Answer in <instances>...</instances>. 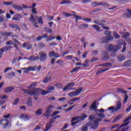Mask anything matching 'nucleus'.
I'll list each match as a JSON object with an SVG mask.
<instances>
[{
  "label": "nucleus",
  "instance_id": "nucleus-1",
  "mask_svg": "<svg viewBox=\"0 0 131 131\" xmlns=\"http://www.w3.org/2000/svg\"><path fill=\"white\" fill-rule=\"evenodd\" d=\"M24 92L27 95L30 96H33L34 97H39L40 95V88H33L32 90H24Z\"/></svg>",
  "mask_w": 131,
  "mask_h": 131
},
{
  "label": "nucleus",
  "instance_id": "nucleus-2",
  "mask_svg": "<svg viewBox=\"0 0 131 131\" xmlns=\"http://www.w3.org/2000/svg\"><path fill=\"white\" fill-rule=\"evenodd\" d=\"M104 34L105 35H108V36H105L102 38L103 40L102 41V43H107L109 41V40H113V36L111 35V32L106 31L104 32Z\"/></svg>",
  "mask_w": 131,
  "mask_h": 131
},
{
  "label": "nucleus",
  "instance_id": "nucleus-3",
  "mask_svg": "<svg viewBox=\"0 0 131 131\" xmlns=\"http://www.w3.org/2000/svg\"><path fill=\"white\" fill-rule=\"evenodd\" d=\"M83 91V88L80 87V88L76 90L75 92H71L69 93L68 96L69 97H77L79 95V94Z\"/></svg>",
  "mask_w": 131,
  "mask_h": 131
},
{
  "label": "nucleus",
  "instance_id": "nucleus-4",
  "mask_svg": "<svg viewBox=\"0 0 131 131\" xmlns=\"http://www.w3.org/2000/svg\"><path fill=\"white\" fill-rule=\"evenodd\" d=\"M85 125L91 126V129H93V130L97 129L99 127V124L97 123L94 120L93 122H88L85 123Z\"/></svg>",
  "mask_w": 131,
  "mask_h": 131
},
{
  "label": "nucleus",
  "instance_id": "nucleus-5",
  "mask_svg": "<svg viewBox=\"0 0 131 131\" xmlns=\"http://www.w3.org/2000/svg\"><path fill=\"white\" fill-rule=\"evenodd\" d=\"M39 59L41 62H45L48 59V54L43 51H41L39 53Z\"/></svg>",
  "mask_w": 131,
  "mask_h": 131
},
{
  "label": "nucleus",
  "instance_id": "nucleus-6",
  "mask_svg": "<svg viewBox=\"0 0 131 131\" xmlns=\"http://www.w3.org/2000/svg\"><path fill=\"white\" fill-rule=\"evenodd\" d=\"M52 108H54V105H50L47 108L45 114H44L42 116L46 117V118H49L51 116V113H52Z\"/></svg>",
  "mask_w": 131,
  "mask_h": 131
},
{
  "label": "nucleus",
  "instance_id": "nucleus-7",
  "mask_svg": "<svg viewBox=\"0 0 131 131\" xmlns=\"http://www.w3.org/2000/svg\"><path fill=\"white\" fill-rule=\"evenodd\" d=\"M121 103L119 101L117 104V107L116 108L114 106H110L108 107L107 110H110V111L112 110V112H115V111H119V110L121 109Z\"/></svg>",
  "mask_w": 131,
  "mask_h": 131
},
{
  "label": "nucleus",
  "instance_id": "nucleus-8",
  "mask_svg": "<svg viewBox=\"0 0 131 131\" xmlns=\"http://www.w3.org/2000/svg\"><path fill=\"white\" fill-rule=\"evenodd\" d=\"M97 102L98 101L97 100H95L93 102L92 104L89 106V110H90V111H93V110H94L95 112H98V109H97V108H98L97 106Z\"/></svg>",
  "mask_w": 131,
  "mask_h": 131
},
{
  "label": "nucleus",
  "instance_id": "nucleus-9",
  "mask_svg": "<svg viewBox=\"0 0 131 131\" xmlns=\"http://www.w3.org/2000/svg\"><path fill=\"white\" fill-rule=\"evenodd\" d=\"M110 59V56L109 55V54H108V52L103 51L101 60H102V61H108Z\"/></svg>",
  "mask_w": 131,
  "mask_h": 131
},
{
  "label": "nucleus",
  "instance_id": "nucleus-10",
  "mask_svg": "<svg viewBox=\"0 0 131 131\" xmlns=\"http://www.w3.org/2000/svg\"><path fill=\"white\" fill-rule=\"evenodd\" d=\"M92 5L93 7H98V6H103V7H109V5L105 2L98 3V2H95L92 3Z\"/></svg>",
  "mask_w": 131,
  "mask_h": 131
},
{
  "label": "nucleus",
  "instance_id": "nucleus-11",
  "mask_svg": "<svg viewBox=\"0 0 131 131\" xmlns=\"http://www.w3.org/2000/svg\"><path fill=\"white\" fill-rule=\"evenodd\" d=\"M75 85V83L71 82L69 83L62 90L63 92H66L67 90H71V88H73V86Z\"/></svg>",
  "mask_w": 131,
  "mask_h": 131
},
{
  "label": "nucleus",
  "instance_id": "nucleus-12",
  "mask_svg": "<svg viewBox=\"0 0 131 131\" xmlns=\"http://www.w3.org/2000/svg\"><path fill=\"white\" fill-rule=\"evenodd\" d=\"M106 20H95L94 21V23H95V24H97V25H99V26H105V23H106Z\"/></svg>",
  "mask_w": 131,
  "mask_h": 131
},
{
  "label": "nucleus",
  "instance_id": "nucleus-13",
  "mask_svg": "<svg viewBox=\"0 0 131 131\" xmlns=\"http://www.w3.org/2000/svg\"><path fill=\"white\" fill-rule=\"evenodd\" d=\"M0 34L3 35V36H7L8 37H9V36H12V37H14V35L11 32L1 31L0 32Z\"/></svg>",
  "mask_w": 131,
  "mask_h": 131
},
{
  "label": "nucleus",
  "instance_id": "nucleus-14",
  "mask_svg": "<svg viewBox=\"0 0 131 131\" xmlns=\"http://www.w3.org/2000/svg\"><path fill=\"white\" fill-rule=\"evenodd\" d=\"M115 48H116V49H114L113 52L112 53V54L111 55V57H116V53H117V52H118V50H120V49H121V47L119 45L116 46Z\"/></svg>",
  "mask_w": 131,
  "mask_h": 131
},
{
  "label": "nucleus",
  "instance_id": "nucleus-15",
  "mask_svg": "<svg viewBox=\"0 0 131 131\" xmlns=\"http://www.w3.org/2000/svg\"><path fill=\"white\" fill-rule=\"evenodd\" d=\"M126 11L128 13H124L122 15L123 18H131V10L126 9Z\"/></svg>",
  "mask_w": 131,
  "mask_h": 131
},
{
  "label": "nucleus",
  "instance_id": "nucleus-16",
  "mask_svg": "<svg viewBox=\"0 0 131 131\" xmlns=\"http://www.w3.org/2000/svg\"><path fill=\"white\" fill-rule=\"evenodd\" d=\"M55 122V121H51L48 122L46 126V129H45L43 131H48L50 130V128L53 126V125H52V123H54Z\"/></svg>",
  "mask_w": 131,
  "mask_h": 131
},
{
  "label": "nucleus",
  "instance_id": "nucleus-17",
  "mask_svg": "<svg viewBox=\"0 0 131 131\" xmlns=\"http://www.w3.org/2000/svg\"><path fill=\"white\" fill-rule=\"evenodd\" d=\"M15 17H16L12 18V20H14L15 21H19L20 19H21V18L23 17L22 15L19 14L18 13L15 14Z\"/></svg>",
  "mask_w": 131,
  "mask_h": 131
},
{
  "label": "nucleus",
  "instance_id": "nucleus-18",
  "mask_svg": "<svg viewBox=\"0 0 131 131\" xmlns=\"http://www.w3.org/2000/svg\"><path fill=\"white\" fill-rule=\"evenodd\" d=\"M48 37V34H44L42 36H38L36 37V40L37 41H39L41 40L42 39V38H47Z\"/></svg>",
  "mask_w": 131,
  "mask_h": 131
},
{
  "label": "nucleus",
  "instance_id": "nucleus-19",
  "mask_svg": "<svg viewBox=\"0 0 131 131\" xmlns=\"http://www.w3.org/2000/svg\"><path fill=\"white\" fill-rule=\"evenodd\" d=\"M12 8L14 9V10H16L17 11H22L23 8L21 7L20 5H17L16 4H13L12 5Z\"/></svg>",
  "mask_w": 131,
  "mask_h": 131
},
{
  "label": "nucleus",
  "instance_id": "nucleus-20",
  "mask_svg": "<svg viewBox=\"0 0 131 131\" xmlns=\"http://www.w3.org/2000/svg\"><path fill=\"white\" fill-rule=\"evenodd\" d=\"M14 90H15V89L13 86L7 87L5 89V93H11V92H13Z\"/></svg>",
  "mask_w": 131,
  "mask_h": 131
},
{
  "label": "nucleus",
  "instance_id": "nucleus-21",
  "mask_svg": "<svg viewBox=\"0 0 131 131\" xmlns=\"http://www.w3.org/2000/svg\"><path fill=\"white\" fill-rule=\"evenodd\" d=\"M35 69H36V68H35V67H30L27 69H26V71H25L24 72L27 73L29 72V71H35Z\"/></svg>",
  "mask_w": 131,
  "mask_h": 131
},
{
  "label": "nucleus",
  "instance_id": "nucleus-22",
  "mask_svg": "<svg viewBox=\"0 0 131 131\" xmlns=\"http://www.w3.org/2000/svg\"><path fill=\"white\" fill-rule=\"evenodd\" d=\"M20 117V118H23V119H25V120H29V119L31 118V116L24 114H21Z\"/></svg>",
  "mask_w": 131,
  "mask_h": 131
},
{
  "label": "nucleus",
  "instance_id": "nucleus-23",
  "mask_svg": "<svg viewBox=\"0 0 131 131\" xmlns=\"http://www.w3.org/2000/svg\"><path fill=\"white\" fill-rule=\"evenodd\" d=\"M88 117V116L85 114H82L81 116H78V119H80L81 121H83L85 118Z\"/></svg>",
  "mask_w": 131,
  "mask_h": 131
},
{
  "label": "nucleus",
  "instance_id": "nucleus-24",
  "mask_svg": "<svg viewBox=\"0 0 131 131\" xmlns=\"http://www.w3.org/2000/svg\"><path fill=\"white\" fill-rule=\"evenodd\" d=\"M117 91H118V92H117V94H123L124 95L126 94V93H127V91H125L124 90L122 89H117Z\"/></svg>",
  "mask_w": 131,
  "mask_h": 131
},
{
  "label": "nucleus",
  "instance_id": "nucleus-25",
  "mask_svg": "<svg viewBox=\"0 0 131 131\" xmlns=\"http://www.w3.org/2000/svg\"><path fill=\"white\" fill-rule=\"evenodd\" d=\"M10 27L11 28H14L16 29H18L19 31H20V27H19V26L18 25L15 24H9Z\"/></svg>",
  "mask_w": 131,
  "mask_h": 131
},
{
  "label": "nucleus",
  "instance_id": "nucleus-26",
  "mask_svg": "<svg viewBox=\"0 0 131 131\" xmlns=\"http://www.w3.org/2000/svg\"><path fill=\"white\" fill-rule=\"evenodd\" d=\"M109 69H104L101 70H99L96 73V75H98V74H101V73H103V72H106V71H108Z\"/></svg>",
  "mask_w": 131,
  "mask_h": 131
},
{
  "label": "nucleus",
  "instance_id": "nucleus-27",
  "mask_svg": "<svg viewBox=\"0 0 131 131\" xmlns=\"http://www.w3.org/2000/svg\"><path fill=\"white\" fill-rule=\"evenodd\" d=\"M11 49H12V46L4 47L1 48V50H2V51L4 53L5 52H8L9 50H11Z\"/></svg>",
  "mask_w": 131,
  "mask_h": 131
},
{
  "label": "nucleus",
  "instance_id": "nucleus-28",
  "mask_svg": "<svg viewBox=\"0 0 131 131\" xmlns=\"http://www.w3.org/2000/svg\"><path fill=\"white\" fill-rule=\"evenodd\" d=\"M5 121H6V123H4L2 125L3 129H6L8 126H9V124H10V121H9V120L5 119Z\"/></svg>",
  "mask_w": 131,
  "mask_h": 131
},
{
  "label": "nucleus",
  "instance_id": "nucleus-29",
  "mask_svg": "<svg viewBox=\"0 0 131 131\" xmlns=\"http://www.w3.org/2000/svg\"><path fill=\"white\" fill-rule=\"evenodd\" d=\"M73 13H74L73 14V16H74L77 23V21H78V20H81V19H82V17L81 16L76 15V14H75V13H74V12H73Z\"/></svg>",
  "mask_w": 131,
  "mask_h": 131
},
{
  "label": "nucleus",
  "instance_id": "nucleus-30",
  "mask_svg": "<svg viewBox=\"0 0 131 131\" xmlns=\"http://www.w3.org/2000/svg\"><path fill=\"white\" fill-rule=\"evenodd\" d=\"M111 66H112V63L108 62L106 63L99 64L98 66V67H111Z\"/></svg>",
  "mask_w": 131,
  "mask_h": 131
},
{
  "label": "nucleus",
  "instance_id": "nucleus-31",
  "mask_svg": "<svg viewBox=\"0 0 131 131\" xmlns=\"http://www.w3.org/2000/svg\"><path fill=\"white\" fill-rule=\"evenodd\" d=\"M39 59V56L38 55L36 57L34 56H31L29 57V60L30 61H36V60H38Z\"/></svg>",
  "mask_w": 131,
  "mask_h": 131
},
{
  "label": "nucleus",
  "instance_id": "nucleus-32",
  "mask_svg": "<svg viewBox=\"0 0 131 131\" xmlns=\"http://www.w3.org/2000/svg\"><path fill=\"white\" fill-rule=\"evenodd\" d=\"M124 67H131V60H128L124 62L123 66Z\"/></svg>",
  "mask_w": 131,
  "mask_h": 131
},
{
  "label": "nucleus",
  "instance_id": "nucleus-33",
  "mask_svg": "<svg viewBox=\"0 0 131 131\" xmlns=\"http://www.w3.org/2000/svg\"><path fill=\"white\" fill-rule=\"evenodd\" d=\"M115 49V47H114V46H113L112 44H110L108 47L107 48H106V50H107V51H109V52H112V51H113V50H114Z\"/></svg>",
  "mask_w": 131,
  "mask_h": 131
},
{
  "label": "nucleus",
  "instance_id": "nucleus-34",
  "mask_svg": "<svg viewBox=\"0 0 131 131\" xmlns=\"http://www.w3.org/2000/svg\"><path fill=\"white\" fill-rule=\"evenodd\" d=\"M117 43L118 45L117 46H120V47H121V46H122V45L123 46H124V43H126V42H125V41L123 39H120L118 40Z\"/></svg>",
  "mask_w": 131,
  "mask_h": 131
},
{
  "label": "nucleus",
  "instance_id": "nucleus-35",
  "mask_svg": "<svg viewBox=\"0 0 131 131\" xmlns=\"http://www.w3.org/2000/svg\"><path fill=\"white\" fill-rule=\"evenodd\" d=\"M27 104L30 107H32V98L31 97L28 98Z\"/></svg>",
  "mask_w": 131,
  "mask_h": 131
},
{
  "label": "nucleus",
  "instance_id": "nucleus-36",
  "mask_svg": "<svg viewBox=\"0 0 131 131\" xmlns=\"http://www.w3.org/2000/svg\"><path fill=\"white\" fill-rule=\"evenodd\" d=\"M71 1L69 0H63L61 3L60 5H71Z\"/></svg>",
  "mask_w": 131,
  "mask_h": 131
},
{
  "label": "nucleus",
  "instance_id": "nucleus-37",
  "mask_svg": "<svg viewBox=\"0 0 131 131\" xmlns=\"http://www.w3.org/2000/svg\"><path fill=\"white\" fill-rule=\"evenodd\" d=\"M52 80V77L47 76L45 79L43 80V83H48L49 81H51Z\"/></svg>",
  "mask_w": 131,
  "mask_h": 131
},
{
  "label": "nucleus",
  "instance_id": "nucleus-38",
  "mask_svg": "<svg viewBox=\"0 0 131 131\" xmlns=\"http://www.w3.org/2000/svg\"><path fill=\"white\" fill-rule=\"evenodd\" d=\"M56 37L54 35H50L47 37H46V41H51V40H53V39H55Z\"/></svg>",
  "mask_w": 131,
  "mask_h": 131
},
{
  "label": "nucleus",
  "instance_id": "nucleus-39",
  "mask_svg": "<svg viewBox=\"0 0 131 131\" xmlns=\"http://www.w3.org/2000/svg\"><path fill=\"white\" fill-rule=\"evenodd\" d=\"M40 94L42 96H45L48 95L49 93L48 92V91H46V90L40 89Z\"/></svg>",
  "mask_w": 131,
  "mask_h": 131
},
{
  "label": "nucleus",
  "instance_id": "nucleus-40",
  "mask_svg": "<svg viewBox=\"0 0 131 131\" xmlns=\"http://www.w3.org/2000/svg\"><path fill=\"white\" fill-rule=\"evenodd\" d=\"M44 29L47 33H52V32H53V30L48 27H45Z\"/></svg>",
  "mask_w": 131,
  "mask_h": 131
},
{
  "label": "nucleus",
  "instance_id": "nucleus-41",
  "mask_svg": "<svg viewBox=\"0 0 131 131\" xmlns=\"http://www.w3.org/2000/svg\"><path fill=\"white\" fill-rule=\"evenodd\" d=\"M125 58L124 56L122 55H120L118 56V60H119V62H122V61H124Z\"/></svg>",
  "mask_w": 131,
  "mask_h": 131
},
{
  "label": "nucleus",
  "instance_id": "nucleus-42",
  "mask_svg": "<svg viewBox=\"0 0 131 131\" xmlns=\"http://www.w3.org/2000/svg\"><path fill=\"white\" fill-rule=\"evenodd\" d=\"M52 91H55V87L54 86H50L48 89L47 92L48 94H51Z\"/></svg>",
  "mask_w": 131,
  "mask_h": 131
},
{
  "label": "nucleus",
  "instance_id": "nucleus-43",
  "mask_svg": "<svg viewBox=\"0 0 131 131\" xmlns=\"http://www.w3.org/2000/svg\"><path fill=\"white\" fill-rule=\"evenodd\" d=\"M88 27H89V25L86 24L80 25L79 26V28H80V29H83L84 28H88Z\"/></svg>",
  "mask_w": 131,
  "mask_h": 131
},
{
  "label": "nucleus",
  "instance_id": "nucleus-44",
  "mask_svg": "<svg viewBox=\"0 0 131 131\" xmlns=\"http://www.w3.org/2000/svg\"><path fill=\"white\" fill-rule=\"evenodd\" d=\"M76 106V104H75L74 105L70 106L69 108H68L67 109L64 108L63 110H65V111H66V112H68V111H71V110H72V109H73V108H74Z\"/></svg>",
  "mask_w": 131,
  "mask_h": 131
},
{
  "label": "nucleus",
  "instance_id": "nucleus-45",
  "mask_svg": "<svg viewBox=\"0 0 131 131\" xmlns=\"http://www.w3.org/2000/svg\"><path fill=\"white\" fill-rule=\"evenodd\" d=\"M92 27L94 28V30H96V31H100V28L98 25H92Z\"/></svg>",
  "mask_w": 131,
  "mask_h": 131
},
{
  "label": "nucleus",
  "instance_id": "nucleus-46",
  "mask_svg": "<svg viewBox=\"0 0 131 131\" xmlns=\"http://www.w3.org/2000/svg\"><path fill=\"white\" fill-rule=\"evenodd\" d=\"M29 20L31 21V22H32V23H34L35 22V18L33 16V14H31V16L29 18Z\"/></svg>",
  "mask_w": 131,
  "mask_h": 131
},
{
  "label": "nucleus",
  "instance_id": "nucleus-47",
  "mask_svg": "<svg viewBox=\"0 0 131 131\" xmlns=\"http://www.w3.org/2000/svg\"><path fill=\"white\" fill-rule=\"evenodd\" d=\"M113 34L115 38H116L117 39L120 38V36H119L116 31H114Z\"/></svg>",
  "mask_w": 131,
  "mask_h": 131
},
{
  "label": "nucleus",
  "instance_id": "nucleus-48",
  "mask_svg": "<svg viewBox=\"0 0 131 131\" xmlns=\"http://www.w3.org/2000/svg\"><path fill=\"white\" fill-rule=\"evenodd\" d=\"M64 63V61H63V60H58L56 61V64H58V65H59V66H63Z\"/></svg>",
  "mask_w": 131,
  "mask_h": 131
},
{
  "label": "nucleus",
  "instance_id": "nucleus-49",
  "mask_svg": "<svg viewBox=\"0 0 131 131\" xmlns=\"http://www.w3.org/2000/svg\"><path fill=\"white\" fill-rule=\"evenodd\" d=\"M34 86H37V82H34L31 83L28 87V89H31Z\"/></svg>",
  "mask_w": 131,
  "mask_h": 131
},
{
  "label": "nucleus",
  "instance_id": "nucleus-50",
  "mask_svg": "<svg viewBox=\"0 0 131 131\" xmlns=\"http://www.w3.org/2000/svg\"><path fill=\"white\" fill-rule=\"evenodd\" d=\"M56 88H57L58 89H59L60 90H62L63 89V85L61 83H56L55 84Z\"/></svg>",
  "mask_w": 131,
  "mask_h": 131
},
{
  "label": "nucleus",
  "instance_id": "nucleus-51",
  "mask_svg": "<svg viewBox=\"0 0 131 131\" xmlns=\"http://www.w3.org/2000/svg\"><path fill=\"white\" fill-rule=\"evenodd\" d=\"M95 116H96L95 115H91L89 116V119L90 120L91 122H93V121H94Z\"/></svg>",
  "mask_w": 131,
  "mask_h": 131
},
{
  "label": "nucleus",
  "instance_id": "nucleus-52",
  "mask_svg": "<svg viewBox=\"0 0 131 131\" xmlns=\"http://www.w3.org/2000/svg\"><path fill=\"white\" fill-rule=\"evenodd\" d=\"M81 68L80 67H75L74 68L72 71L70 72L71 74L74 73V72H76L78 69H80Z\"/></svg>",
  "mask_w": 131,
  "mask_h": 131
},
{
  "label": "nucleus",
  "instance_id": "nucleus-53",
  "mask_svg": "<svg viewBox=\"0 0 131 131\" xmlns=\"http://www.w3.org/2000/svg\"><path fill=\"white\" fill-rule=\"evenodd\" d=\"M88 63H89V60L86 59L85 60V64H82V66H83L85 68H86L90 66Z\"/></svg>",
  "mask_w": 131,
  "mask_h": 131
},
{
  "label": "nucleus",
  "instance_id": "nucleus-54",
  "mask_svg": "<svg viewBox=\"0 0 131 131\" xmlns=\"http://www.w3.org/2000/svg\"><path fill=\"white\" fill-rule=\"evenodd\" d=\"M37 21H38V23L40 24H43V20H42V17H41V16H39Z\"/></svg>",
  "mask_w": 131,
  "mask_h": 131
},
{
  "label": "nucleus",
  "instance_id": "nucleus-55",
  "mask_svg": "<svg viewBox=\"0 0 131 131\" xmlns=\"http://www.w3.org/2000/svg\"><path fill=\"white\" fill-rule=\"evenodd\" d=\"M38 46L39 48H45V47H46V45H45V43H43L41 42H40L38 43Z\"/></svg>",
  "mask_w": 131,
  "mask_h": 131
},
{
  "label": "nucleus",
  "instance_id": "nucleus-56",
  "mask_svg": "<svg viewBox=\"0 0 131 131\" xmlns=\"http://www.w3.org/2000/svg\"><path fill=\"white\" fill-rule=\"evenodd\" d=\"M36 115H41L42 114V111L41 110V108H39L37 112H36Z\"/></svg>",
  "mask_w": 131,
  "mask_h": 131
},
{
  "label": "nucleus",
  "instance_id": "nucleus-57",
  "mask_svg": "<svg viewBox=\"0 0 131 131\" xmlns=\"http://www.w3.org/2000/svg\"><path fill=\"white\" fill-rule=\"evenodd\" d=\"M62 15L63 16H65V17H70V16H72V14H71L70 13H68L66 12H63Z\"/></svg>",
  "mask_w": 131,
  "mask_h": 131
},
{
  "label": "nucleus",
  "instance_id": "nucleus-58",
  "mask_svg": "<svg viewBox=\"0 0 131 131\" xmlns=\"http://www.w3.org/2000/svg\"><path fill=\"white\" fill-rule=\"evenodd\" d=\"M60 114V112L59 111H55L52 113L51 115V117H54V116H56V115H58V114Z\"/></svg>",
  "mask_w": 131,
  "mask_h": 131
},
{
  "label": "nucleus",
  "instance_id": "nucleus-59",
  "mask_svg": "<svg viewBox=\"0 0 131 131\" xmlns=\"http://www.w3.org/2000/svg\"><path fill=\"white\" fill-rule=\"evenodd\" d=\"M12 4H14V2H4L3 3V5H5L6 6H10Z\"/></svg>",
  "mask_w": 131,
  "mask_h": 131
},
{
  "label": "nucleus",
  "instance_id": "nucleus-60",
  "mask_svg": "<svg viewBox=\"0 0 131 131\" xmlns=\"http://www.w3.org/2000/svg\"><path fill=\"white\" fill-rule=\"evenodd\" d=\"M49 56L50 57H55V51H51V52L49 54Z\"/></svg>",
  "mask_w": 131,
  "mask_h": 131
},
{
  "label": "nucleus",
  "instance_id": "nucleus-61",
  "mask_svg": "<svg viewBox=\"0 0 131 131\" xmlns=\"http://www.w3.org/2000/svg\"><path fill=\"white\" fill-rule=\"evenodd\" d=\"M126 43H124V45L123 46V49L122 50V53H124L125 51H126Z\"/></svg>",
  "mask_w": 131,
  "mask_h": 131
},
{
  "label": "nucleus",
  "instance_id": "nucleus-62",
  "mask_svg": "<svg viewBox=\"0 0 131 131\" xmlns=\"http://www.w3.org/2000/svg\"><path fill=\"white\" fill-rule=\"evenodd\" d=\"M8 76L9 78H12V77H14V76H15V73L12 72L11 73H9L8 74Z\"/></svg>",
  "mask_w": 131,
  "mask_h": 131
},
{
  "label": "nucleus",
  "instance_id": "nucleus-63",
  "mask_svg": "<svg viewBox=\"0 0 131 131\" xmlns=\"http://www.w3.org/2000/svg\"><path fill=\"white\" fill-rule=\"evenodd\" d=\"M96 61H98V58L95 57H92L90 60L91 63H92V62H96Z\"/></svg>",
  "mask_w": 131,
  "mask_h": 131
},
{
  "label": "nucleus",
  "instance_id": "nucleus-64",
  "mask_svg": "<svg viewBox=\"0 0 131 131\" xmlns=\"http://www.w3.org/2000/svg\"><path fill=\"white\" fill-rule=\"evenodd\" d=\"M73 58V55H68L64 57V59H66L67 60H71Z\"/></svg>",
  "mask_w": 131,
  "mask_h": 131
}]
</instances>
